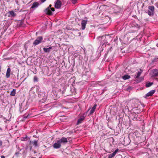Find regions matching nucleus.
I'll list each match as a JSON object with an SVG mask.
<instances>
[{"label": "nucleus", "instance_id": "1", "mask_svg": "<svg viewBox=\"0 0 158 158\" xmlns=\"http://www.w3.org/2000/svg\"><path fill=\"white\" fill-rule=\"evenodd\" d=\"M148 14L150 16L153 15L154 13V7L153 6H149L148 7Z\"/></svg>", "mask_w": 158, "mask_h": 158}, {"label": "nucleus", "instance_id": "2", "mask_svg": "<svg viewBox=\"0 0 158 158\" xmlns=\"http://www.w3.org/2000/svg\"><path fill=\"white\" fill-rule=\"evenodd\" d=\"M27 103L24 102H23L20 106V110L21 111L23 112L24 110H25L27 109Z\"/></svg>", "mask_w": 158, "mask_h": 158}, {"label": "nucleus", "instance_id": "3", "mask_svg": "<svg viewBox=\"0 0 158 158\" xmlns=\"http://www.w3.org/2000/svg\"><path fill=\"white\" fill-rule=\"evenodd\" d=\"M52 6V5L50 4L49 6L45 10V13L48 15H51L52 14V12L51 11L50 9Z\"/></svg>", "mask_w": 158, "mask_h": 158}, {"label": "nucleus", "instance_id": "4", "mask_svg": "<svg viewBox=\"0 0 158 158\" xmlns=\"http://www.w3.org/2000/svg\"><path fill=\"white\" fill-rule=\"evenodd\" d=\"M99 39H102L105 40V39H106L107 40L109 39H113V37L111 36H110L109 35H102V36L100 37L99 36Z\"/></svg>", "mask_w": 158, "mask_h": 158}, {"label": "nucleus", "instance_id": "5", "mask_svg": "<svg viewBox=\"0 0 158 158\" xmlns=\"http://www.w3.org/2000/svg\"><path fill=\"white\" fill-rule=\"evenodd\" d=\"M60 143H63L64 144L67 143L68 141L67 140V138L64 137H62L60 139L58 140Z\"/></svg>", "mask_w": 158, "mask_h": 158}, {"label": "nucleus", "instance_id": "6", "mask_svg": "<svg viewBox=\"0 0 158 158\" xmlns=\"http://www.w3.org/2000/svg\"><path fill=\"white\" fill-rule=\"evenodd\" d=\"M53 147L54 148L58 149L61 147V144L58 140L57 141L56 143H55L53 144Z\"/></svg>", "mask_w": 158, "mask_h": 158}, {"label": "nucleus", "instance_id": "7", "mask_svg": "<svg viewBox=\"0 0 158 158\" xmlns=\"http://www.w3.org/2000/svg\"><path fill=\"white\" fill-rule=\"evenodd\" d=\"M156 91L155 90H152L147 93L144 96L145 98H147L148 97L152 96L153 94L155 93Z\"/></svg>", "mask_w": 158, "mask_h": 158}, {"label": "nucleus", "instance_id": "8", "mask_svg": "<svg viewBox=\"0 0 158 158\" xmlns=\"http://www.w3.org/2000/svg\"><path fill=\"white\" fill-rule=\"evenodd\" d=\"M87 20H82L81 21V29L82 30H84L85 28L86 25L87 23Z\"/></svg>", "mask_w": 158, "mask_h": 158}, {"label": "nucleus", "instance_id": "9", "mask_svg": "<svg viewBox=\"0 0 158 158\" xmlns=\"http://www.w3.org/2000/svg\"><path fill=\"white\" fill-rule=\"evenodd\" d=\"M61 6V2L60 1L57 0L55 4V7L56 8H60Z\"/></svg>", "mask_w": 158, "mask_h": 158}, {"label": "nucleus", "instance_id": "10", "mask_svg": "<svg viewBox=\"0 0 158 158\" xmlns=\"http://www.w3.org/2000/svg\"><path fill=\"white\" fill-rule=\"evenodd\" d=\"M85 118V117L83 115L80 116L79 118L77 120V125H79L81 123Z\"/></svg>", "mask_w": 158, "mask_h": 158}, {"label": "nucleus", "instance_id": "11", "mask_svg": "<svg viewBox=\"0 0 158 158\" xmlns=\"http://www.w3.org/2000/svg\"><path fill=\"white\" fill-rule=\"evenodd\" d=\"M139 108V106H135V107L133 108L132 110L134 111L135 114L136 113L137 114L141 112V110H139L137 109Z\"/></svg>", "mask_w": 158, "mask_h": 158}, {"label": "nucleus", "instance_id": "12", "mask_svg": "<svg viewBox=\"0 0 158 158\" xmlns=\"http://www.w3.org/2000/svg\"><path fill=\"white\" fill-rule=\"evenodd\" d=\"M118 149H117L113 152L110 154H109L108 155V158H112L113 157H114L117 153V152H118Z\"/></svg>", "mask_w": 158, "mask_h": 158}, {"label": "nucleus", "instance_id": "13", "mask_svg": "<svg viewBox=\"0 0 158 158\" xmlns=\"http://www.w3.org/2000/svg\"><path fill=\"white\" fill-rule=\"evenodd\" d=\"M153 74L152 77H156L158 76V70L157 69H153L152 70Z\"/></svg>", "mask_w": 158, "mask_h": 158}, {"label": "nucleus", "instance_id": "14", "mask_svg": "<svg viewBox=\"0 0 158 158\" xmlns=\"http://www.w3.org/2000/svg\"><path fill=\"white\" fill-rule=\"evenodd\" d=\"M97 106V105L96 104H95L93 106L92 108L91 109L90 111L89 114H92L94 113V112L95 110V109H96Z\"/></svg>", "mask_w": 158, "mask_h": 158}, {"label": "nucleus", "instance_id": "15", "mask_svg": "<svg viewBox=\"0 0 158 158\" xmlns=\"http://www.w3.org/2000/svg\"><path fill=\"white\" fill-rule=\"evenodd\" d=\"M38 140H34L33 141H30V143L32 144L35 147H37L38 146Z\"/></svg>", "mask_w": 158, "mask_h": 158}, {"label": "nucleus", "instance_id": "16", "mask_svg": "<svg viewBox=\"0 0 158 158\" xmlns=\"http://www.w3.org/2000/svg\"><path fill=\"white\" fill-rule=\"evenodd\" d=\"M11 71L10 69V68H7V71L6 72V77L7 78H9L10 77V73Z\"/></svg>", "mask_w": 158, "mask_h": 158}, {"label": "nucleus", "instance_id": "17", "mask_svg": "<svg viewBox=\"0 0 158 158\" xmlns=\"http://www.w3.org/2000/svg\"><path fill=\"white\" fill-rule=\"evenodd\" d=\"M142 72V70L140 69L139 71H138V72L136 73V74L135 75V78H138L140 76V75L141 74Z\"/></svg>", "mask_w": 158, "mask_h": 158}, {"label": "nucleus", "instance_id": "18", "mask_svg": "<svg viewBox=\"0 0 158 158\" xmlns=\"http://www.w3.org/2000/svg\"><path fill=\"white\" fill-rule=\"evenodd\" d=\"M8 17H14L16 15V14L13 11H11L8 12Z\"/></svg>", "mask_w": 158, "mask_h": 158}, {"label": "nucleus", "instance_id": "19", "mask_svg": "<svg viewBox=\"0 0 158 158\" xmlns=\"http://www.w3.org/2000/svg\"><path fill=\"white\" fill-rule=\"evenodd\" d=\"M39 5V4L38 2H34L33 3L32 6H31V8H34L37 7Z\"/></svg>", "mask_w": 158, "mask_h": 158}, {"label": "nucleus", "instance_id": "20", "mask_svg": "<svg viewBox=\"0 0 158 158\" xmlns=\"http://www.w3.org/2000/svg\"><path fill=\"white\" fill-rule=\"evenodd\" d=\"M30 139V138L28 137L27 135H26L24 137H22L21 138V140L23 141H27L28 140L29 141Z\"/></svg>", "mask_w": 158, "mask_h": 158}, {"label": "nucleus", "instance_id": "21", "mask_svg": "<svg viewBox=\"0 0 158 158\" xmlns=\"http://www.w3.org/2000/svg\"><path fill=\"white\" fill-rule=\"evenodd\" d=\"M41 41L42 40H35L33 43V46H35L39 44L41 42Z\"/></svg>", "mask_w": 158, "mask_h": 158}, {"label": "nucleus", "instance_id": "22", "mask_svg": "<svg viewBox=\"0 0 158 158\" xmlns=\"http://www.w3.org/2000/svg\"><path fill=\"white\" fill-rule=\"evenodd\" d=\"M52 48L51 47H50L48 48H43L44 51L45 52H49L50 51V50Z\"/></svg>", "mask_w": 158, "mask_h": 158}, {"label": "nucleus", "instance_id": "23", "mask_svg": "<svg viewBox=\"0 0 158 158\" xmlns=\"http://www.w3.org/2000/svg\"><path fill=\"white\" fill-rule=\"evenodd\" d=\"M137 78L135 81L138 83L142 81L143 80V78L142 77H138Z\"/></svg>", "mask_w": 158, "mask_h": 158}, {"label": "nucleus", "instance_id": "24", "mask_svg": "<svg viewBox=\"0 0 158 158\" xmlns=\"http://www.w3.org/2000/svg\"><path fill=\"white\" fill-rule=\"evenodd\" d=\"M110 18L108 16H106L105 18L103 19V21L105 23H107L110 20Z\"/></svg>", "mask_w": 158, "mask_h": 158}, {"label": "nucleus", "instance_id": "25", "mask_svg": "<svg viewBox=\"0 0 158 158\" xmlns=\"http://www.w3.org/2000/svg\"><path fill=\"white\" fill-rule=\"evenodd\" d=\"M101 45H102V47H104L106 46V42L105 41V40H102L100 42Z\"/></svg>", "mask_w": 158, "mask_h": 158}, {"label": "nucleus", "instance_id": "26", "mask_svg": "<svg viewBox=\"0 0 158 158\" xmlns=\"http://www.w3.org/2000/svg\"><path fill=\"white\" fill-rule=\"evenodd\" d=\"M122 78L124 80H126L129 79L130 78V76L127 75H125L122 76Z\"/></svg>", "mask_w": 158, "mask_h": 158}, {"label": "nucleus", "instance_id": "27", "mask_svg": "<svg viewBox=\"0 0 158 158\" xmlns=\"http://www.w3.org/2000/svg\"><path fill=\"white\" fill-rule=\"evenodd\" d=\"M153 82H147L145 86L146 87H148L153 85Z\"/></svg>", "mask_w": 158, "mask_h": 158}, {"label": "nucleus", "instance_id": "28", "mask_svg": "<svg viewBox=\"0 0 158 158\" xmlns=\"http://www.w3.org/2000/svg\"><path fill=\"white\" fill-rule=\"evenodd\" d=\"M16 94V89H13V90L11 92L10 95L11 96H14Z\"/></svg>", "mask_w": 158, "mask_h": 158}, {"label": "nucleus", "instance_id": "29", "mask_svg": "<svg viewBox=\"0 0 158 158\" xmlns=\"http://www.w3.org/2000/svg\"><path fill=\"white\" fill-rule=\"evenodd\" d=\"M158 58L157 57H155L152 60L151 64H152L153 63L156 62L158 61Z\"/></svg>", "mask_w": 158, "mask_h": 158}, {"label": "nucleus", "instance_id": "30", "mask_svg": "<svg viewBox=\"0 0 158 158\" xmlns=\"http://www.w3.org/2000/svg\"><path fill=\"white\" fill-rule=\"evenodd\" d=\"M121 42L122 43V45L124 44H127L128 43V42L127 41H126V40H121Z\"/></svg>", "mask_w": 158, "mask_h": 158}, {"label": "nucleus", "instance_id": "31", "mask_svg": "<svg viewBox=\"0 0 158 158\" xmlns=\"http://www.w3.org/2000/svg\"><path fill=\"white\" fill-rule=\"evenodd\" d=\"M125 141H128V143H126V145H127L128 144H129V141H130V139H129V138H124V142H125Z\"/></svg>", "mask_w": 158, "mask_h": 158}, {"label": "nucleus", "instance_id": "32", "mask_svg": "<svg viewBox=\"0 0 158 158\" xmlns=\"http://www.w3.org/2000/svg\"><path fill=\"white\" fill-rule=\"evenodd\" d=\"M30 117V115L29 114H28L27 115H26V114H25L23 115V118L24 119L28 118Z\"/></svg>", "mask_w": 158, "mask_h": 158}, {"label": "nucleus", "instance_id": "33", "mask_svg": "<svg viewBox=\"0 0 158 158\" xmlns=\"http://www.w3.org/2000/svg\"><path fill=\"white\" fill-rule=\"evenodd\" d=\"M34 81H38V78L36 76H35L34 77Z\"/></svg>", "mask_w": 158, "mask_h": 158}, {"label": "nucleus", "instance_id": "34", "mask_svg": "<svg viewBox=\"0 0 158 158\" xmlns=\"http://www.w3.org/2000/svg\"><path fill=\"white\" fill-rule=\"evenodd\" d=\"M24 36L23 35H21L19 36V39L20 40L21 39L24 38Z\"/></svg>", "mask_w": 158, "mask_h": 158}, {"label": "nucleus", "instance_id": "35", "mask_svg": "<svg viewBox=\"0 0 158 158\" xmlns=\"http://www.w3.org/2000/svg\"><path fill=\"white\" fill-rule=\"evenodd\" d=\"M19 153H20L19 151H18L17 152H16V153H15V155L16 156H18Z\"/></svg>", "mask_w": 158, "mask_h": 158}, {"label": "nucleus", "instance_id": "36", "mask_svg": "<svg viewBox=\"0 0 158 158\" xmlns=\"http://www.w3.org/2000/svg\"><path fill=\"white\" fill-rule=\"evenodd\" d=\"M43 38L41 36H39L38 37L37 39V40H42Z\"/></svg>", "mask_w": 158, "mask_h": 158}, {"label": "nucleus", "instance_id": "37", "mask_svg": "<svg viewBox=\"0 0 158 158\" xmlns=\"http://www.w3.org/2000/svg\"><path fill=\"white\" fill-rule=\"evenodd\" d=\"M50 10L52 12V11H55V9L54 8H51V9H50Z\"/></svg>", "mask_w": 158, "mask_h": 158}, {"label": "nucleus", "instance_id": "38", "mask_svg": "<svg viewBox=\"0 0 158 158\" xmlns=\"http://www.w3.org/2000/svg\"><path fill=\"white\" fill-rule=\"evenodd\" d=\"M135 116L136 115H135ZM133 119L134 120H137V118L135 116L133 118Z\"/></svg>", "mask_w": 158, "mask_h": 158}, {"label": "nucleus", "instance_id": "39", "mask_svg": "<svg viewBox=\"0 0 158 158\" xmlns=\"http://www.w3.org/2000/svg\"><path fill=\"white\" fill-rule=\"evenodd\" d=\"M2 142L1 140H0V146H2Z\"/></svg>", "mask_w": 158, "mask_h": 158}, {"label": "nucleus", "instance_id": "40", "mask_svg": "<svg viewBox=\"0 0 158 158\" xmlns=\"http://www.w3.org/2000/svg\"><path fill=\"white\" fill-rule=\"evenodd\" d=\"M77 2V0H73V1H72L73 3H74V4L75 2Z\"/></svg>", "mask_w": 158, "mask_h": 158}, {"label": "nucleus", "instance_id": "41", "mask_svg": "<svg viewBox=\"0 0 158 158\" xmlns=\"http://www.w3.org/2000/svg\"><path fill=\"white\" fill-rule=\"evenodd\" d=\"M154 79L155 80L158 81V78L156 77V78H154Z\"/></svg>", "mask_w": 158, "mask_h": 158}, {"label": "nucleus", "instance_id": "42", "mask_svg": "<svg viewBox=\"0 0 158 158\" xmlns=\"http://www.w3.org/2000/svg\"><path fill=\"white\" fill-rule=\"evenodd\" d=\"M65 89H64L62 92V94H64L65 92Z\"/></svg>", "mask_w": 158, "mask_h": 158}, {"label": "nucleus", "instance_id": "43", "mask_svg": "<svg viewBox=\"0 0 158 158\" xmlns=\"http://www.w3.org/2000/svg\"><path fill=\"white\" fill-rule=\"evenodd\" d=\"M46 0H41V2L42 3H43V2H44Z\"/></svg>", "mask_w": 158, "mask_h": 158}, {"label": "nucleus", "instance_id": "44", "mask_svg": "<svg viewBox=\"0 0 158 158\" xmlns=\"http://www.w3.org/2000/svg\"><path fill=\"white\" fill-rule=\"evenodd\" d=\"M156 6L157 7V8H158V3H156Z\"/></svg>", "mask_w": 158, "mask_h": 158}, {"label": "nucleus", "instance_id": "45", "mask_svg": "<svg viewBox=\"0 0 158 158\" xmlns=\"http://www.w3.org/2000/svg\"><path fill=\"white\" fill-rule=\"evenodd\" d=\"M1 158H5V157L4 156H1Z\"/></svg>", "mask_w": 158, "mask_h": 158}, {"label": "nucleus", "instance_id": "46", "mask_svg": "<svg viewBox=\"0 0 158 158\" xmlns=\"http://www.w3.org/2000/svg\"><path fill=\"white\" fill-rule=\"evenodd\" d=\"M67 138V140L68 139V140H69L70 139H71V137H68Z\"/></svg>", "mask_w": 158, "mask_h": 158}, {"label": "nucleus", "instance_id": "47", "mask_svg": "<svg viewBox=\"0 0 158 158\" xmlns=\"http://www.w3.org/2000/svg\"><path fill=\"white\" fill-rule=\"evenodd\" d=\"M15 2H16V3L17 4H18V1L17 0H15Z\"/></svg>", "mask_w": 158, "mask_h": 158}, {"label": "nucleus", "instance_id": "48", "mask_svg": "<svg viewBox=\"0 0 158 158\" xmlns=\"http://www.w3.org/2000/svg\"><path fill=\"white\" fill-rule=\"evenodd\" d=\"M111 48H112V47H110V50L109 51H108V52H109V51H110V52L111 51Z\"/></svg>", "mask_w": 158, "mask_h": 158}, {"label": "nucleus", "instance_id": "49", "mask_svg": "<svg viewBox=\"0 0 158 158\" xmlns=\"http://www.w3.org/2000/svg\"><path fill=\"white\" fill-rule=\"evenodd\" d=\"M33 136L34 137H35V138H36L37 137V136L36 135H34Z\"/></svg>", "mask_w": 158, "mask_h": 158}, {"label": "nucleus", "instance_id": "50", "mask_svg": "<svg viewBox=\"0 0 158 158\" xmlns=\"http://www.w3.org/2000/svg\"><path fill=\"white\" fill-rule=\"evenodd\" d=\"M117 39H118L117 37L116 36V38H115L114 40H117Z\"/></svg>", "mask_w": 158, "mask_h": 158}, {"label": "nucleus", "instance_id": "51", "mask_svg": "<svg viewBox=\"0 0 158 158\" xmlns=\"http://www.w3.org/2000/svg\"><path fill=\"white\" fill-rule=\"evenodd\" d=\"M156 46L158 47V43L156 44Z\"/></svg>", "mask_w": 158, "mask_h": 158}, {"label": "nucleus", "instance_id": "52", "mask_svg": "<svg viewBox=\"0 0 158 158\" xmlns=\"http://www.w3.org/2000/svg\"><path fill=\"white\" fill-rule=\"evenodd\" d=\"M25 79H26V78H25L24 80H23V81H25Z\"/></svg>", "mask_w": 158, "mask_h": 158}, {"label": "nucleus", "instance_id": "53", "mask_svg": "<svg viewBox=\"0 0 158 158\" xmlns=\"http://www.w3.org/2000/svg\"><path fill=\"white\" fill-rule=\"evenodd\" d=\"M25 79H26V78H25L24 80H23V81H25Z\"/></svg>", "mask_w": 158, "mask_h": 158}, {"label": "nucleus", "instance_id": "54", "mask_svg": "<svg viewBox=\"0 0 158 158\" xmlns=\"http://www.w3.org/2000/svg\"><path fill=\"white\" fill-rule=\"evenodd\" d=\"M25 79H26V78H25L24 80H23V81H25Z\"/></svg>", "mask_w": 158, "mask_h": 158}, {"label": "nucleus", "instance_id": "55", "mask_svg": "<svg viewBox=\"0 0 158 158\" xmlns=\"http://www.w3.org/2000/svg\"><path fill=\"white\" fill-rule=\"evenodd\" d=\"M25 79H26V78H25L24 80H23V81H25Z\"/></svg>", "mask_w": 158, "mask_h": 158}, {"label": "nucleus", "instance_id": "56", "mask_svg": "<svg viewBox=\"0 0 158 158\" xmlns=\"http://www.w3.org/2000/svg\"><path fill=\"white\" fill-rule=\"evenodd\" d=\"M25 79H26V78H25L24 80H23V81H25Z\"/></svg>", "mask_w": 158, "mask_h": 158}, {"label": "nucleus", "instance_id": "57", "mask_svg": "<svg viewBox=\"0 0 158 158\" xmlns=\"http://www.w3.org/2000/svg\"><path fill=\"white\" fill-rule=\"evenodd\" d=\"M140 40L141 41V40ZM142 40L143 41V42L144 41V40Z\"/></svg>", "mask_w": 158, "mask_h": 158}, {"label": "nucleus", "instance_id": "58", "mask_svg": "<svg viewBox=\"0 0 158 158\" xmlns=\"http://www.w3.org/2000/svg\"><path fill=\"white\" fill-rule=\"evenodd\" d=\"M39 158H41V157H39Z\"/></svg>", "mask_w": 158, "mask_h": 158}]
</instances>
